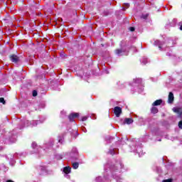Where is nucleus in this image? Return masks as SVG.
I'll use <instances>...</instances> for the list:
<instances>
[{
	"label": "nucleus",
	"instance_id": "1",
	"mask_svg": "<svg viewBox=\"0 0 182 182\" xmlns=\"http://www.w3.org/2000/svg\"><path fill=\"white\" fill-rule=\"evenodd\" d=\"M114 113L117 117H119L122 114V108L120 107H116L114 109Z\"/></svg>",
	"mask_w": 182,
	"mask_h": 182
},
{
	"label": "nucleus",
	"instance_id": "2",
	"mask_svg": "<svg viewBox=\"0 0 182 182\" xmlns=\"http://www.w3.org/2000/svg\"><path fill=\"white\" fill-rule=\"evenodd\" d=\"M173 112H174V113H176V114H178V116H181L182 114V109L180 107L173 108Z\"/></svg>",
	"mask_w": 182,
	"mask_h": 182
},
{
	"label": "nucleus",
	"instance_id": "3",
	"mask_svg": "<svg viewBox=\"0 0 182 182\" xmlns=\"http://www.w3.org/2000/svg\"><path fill=\"white\" fill-rule=\"evenodd\" d=\"M10 60L14 63H16V62H18L19 60V58L16 55H10Z\"/></svg>",
	"mask_w": 182,
	"mask_h": 182
},
{
	"label": "nucleus",
	"instance_id": "4",
	"mask_svg": "<svg viewBox=\"0 0 182 182\" xmlns=\"http://www.w3.org/2000/svg\"><path fill=\"white\" fill-rule=\"evenodd\" d=\"M173 100H174V95L170 92L168 95V103H173Z\"/></svg>",
	"mask_w": 182,
	"mask_h": 182
},
{
	"label": "nucleus",
	"instance_id": "5",
	"mask_svg": "<svg viewBox=\"0 0 182 182\" xmlns=\"http://www.w3.org/2000/svg\"><path fill=\"white\" fill-rule=\"evenodd\" d=\"M124 123L125 124H132V123H133V119L132 118H126Z\"/></svg>",
	"mask_w": 182,
	"mask_h": 182
},
{
	"label": "nucleus",
	"instance_id": "6",
	"mask_svg": "<svg viewBox=\"0 0 182 182\" xmlns=\"http://www.w3.org/2000/svg\"><path fill=\"white\" fill-rule=\"evenodd\" d=\"M161 100H157L152 104V106H160V105H161Z\"/></svg>",
	"mask_w": 182,
	"mask_h": 182
},
{
	"label": "nucleus",
	"instance_id": "7",
	"mask_svg": "<svg viewBox=\"0 0 182 182\" xmlns=\"http://www.w3.org/2000/svg\"><path fill=\"white\" fill-rule=\"evenodd\" d=\"M63 172L65 174H69V173H70V167H69V166L65 167L64 169H63Z\"/></svg>",
	"mask_w": 182,
	"mask_h": 182
},
{
	"label": "nucleus",
	"instance_id": "8",
	"mask_svg": "<svg viewBox=\"0 0 182 182\" xmlns=\"http://www.w3.org/2000/svg\"><path fill=\"white\" fill-rule=\"evenodd\" d=\"M159 112V109H157V108L156 107H153L151 109V112L154 113V114H156V113H157Z\"/></svg>",
	"mask_w": 182,
	"mask_h": 182
},
{
	"label": "nucleus",
	"instance_id": "9",
	"mask_svg": "<svg viewBox=\"0 0 182 182\" xmlns=\"http://www.w3.org/2000/svg\"><path fill=\"white\" fill-rule=\"evenodd\" d=\"M73 168H74L75 170H76V169L78 168V167H79V164H77V163H73Z\"/></svg>",
	"mask_w": 182,
	"mask_h": 182
},
{
	"label": "nucleus",
	"instance_id": "10",
	"mask_svg": "<svg viewBox=\"0 0 182 182\" xmlns=\"http://www.w3.org/2000/svg\"><path fill=\"white\" fill-rule=\"evenodd\" d=\"M162 182H173V179L171 178L165 179V180H163Z\"/></svg>",
	"mask_w": 182,
	"mask_h": 182
},
{
	"label": "nucleus",
	"instance_id": "11",
	"mask_svg": "<svg viewBox=\"0 0 182 182\" xmlns=\"http://www.w3.org/2000/svg\"><path fill=\"white\" fill-rule=\"evenodd\" d=\"M0 103H3V105H5V99L3 97L0 98Z\"/></svg>",
	"mask_w": 182,
	"mask_h": 182
},
{
	"label": "nucleus",
	"instance_id": "12",
	"mask_svg": "<svg viewBox=\"0 0 182 182\" xmlns=\"http://www.w3.org/2000/svg\"><path fill=\"white\" fill-rule=\"evenodd\" d=\"M178 127H179V129H182V121H180L178 122Z\"/></svg>",
	"mask_w": 182,
	"mask_h": 182
},
{
	"label": "nucleus",
	"instance_id": "13",
	"mask_svg": "<svg viewBox=\"0 0 182 182\" xmlns=\"http://www.w3.org/2000/svg\"><path fill=\"white\" fill-rule=\"evenodd\" d=\"M33 96H38V92L36 91L33 92Z\"/></svg>",
	"mask_w": 182,
	"mask_h": 182
},
{
	"label": "nucleus",
	"instance_id": "14",
	"mask_svg": "<svg viewBox=\"0 0 182 182\" xmlns=\"http://www.w3.org/2000/svg\"><path fill=\"white\" fill-rule=\"evenodd\" d=\"M129 31H130L131 32H134V27H130V28H129Z\"/></svg>",
	"mask_w": 182,
	"mask_h": 182
},
{
	"label": "nucleus",
	"instance_id": "15",
	"mask_svg": "<svg viewBox=\"0 0 182 182\" xmlns=\"http://www.w3.org/2000/svg\"><path fill=\"white\" fill-rule=\"evenodd\" d=\"M120 52H121L120 50H117L116 51V53H118V54L120 53Z\"/></svg>",
	"mask_w": 182,
	"mask_h": 182
},
{
	"label": "nucleus",
	"instance_id": "16",
	"mask_svg": "<svg viewBox=\"0 0 182 182\" xmlns=\"http://www.w3.org/2000/svg\"><path fill=\"white\" fill-rule=\"evenodd\" d=\"M78 115H79L78 114H74L75 117L78 116Z\"/></svg>",
	"mask_w": 182,
	"mask_h": 182
},
{
	"label": "nucleus",
	"instance_id": "17",
	"mask_svg": "<svg viewBox=\"0 0 182 182\" xmlns=\"http://www.w3.org/2000/svg\"><path fill=\"white\" fill-rule=\"evenodd\" d=\"M82 120H83V121L86 120V117L83 118Z\"/></svg>",
	"mask_w": 182,
	"mask_h": 182
}]
</instances>
